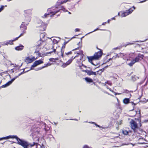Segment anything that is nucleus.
Wrapping results in <instances>:
<instances>
[{
	"instance_id": "f257e3e1",
	"label": "nucleus",
	"mask_w": 148,
	"mask_h": 148,
	"mask_svg": "<svg viewBox=\"0 0 148 148\" xmlns=\"http://www.w3.org/2000/svg\"><path fill=\"white\" fill-rule=\"evenodd\" d=\"M74 53L76 55L74 56H72L66 63L63 64L62 65L63 67H65L69 65L74 59H75L77 63L80 62L81 60H83V57L84 56V55L83 54V51H80L78 53L74 52Z\"/></svg>"
},
{
	"instance_id": "f03ea898",
	"label": "nucleus",
	"mask_w": 148,
	"mask_h": 148,
	"mask_svg": "<svg viewBox=\"0 0 148 148\" xmlns=\"http://www.w3.org/2000/svg\"><path fill=\"white\" fill-rule=\"evenodd\" d=\"M31 10H28L24 11V15L25 18L24 21L23 22L20 26L21 30L26 31L27 29V26L29 24V22L30 21V15L31 14Z\"/></svg>"
},
{
	"instance_id": "7ed1b4c3",
	"label": "nucleus",
	"mask_w": 148,
	"mask_h": 148,
	"mask_svg": "<svg viewBox=\"0 0 148 148\" xmlns=\"http://www.w3.org/2000/svg\"><path fill=\"white\" fill-rule=\"evenodd\" d=\"M17 140V143L21 146L24 148H31L32 147L35 146L34 148H37L38 146L40 145L38 143L34 142L33 144L29 143L28 142L24 140L23 139H16Z\"/></svg>"
},
{
	"instance_id": "20e7f679",
	"label": "nucleus",
	"mask_w": 148,
	"mask_h": 148,
	"mask_svg": "<svg viewBox=\"0 0 148 148\" xmlns=\"http://www.w3.org/2000/svg\"><path fill=\"white\" fill-rule=\"evenodd\" d=\"M137 120L139 122L138 125L134 120L132 119L130 122V127L135 133H137L138 130L140 129V128L142 125L140 119H138Z\"/></svg>"
},
{
	"instance_id": "39448f33",
	"label": "nucleus",
	"mask_w": 148,
	"mask_h": 148,
	"mask_svg": "<svg viewBox=\"0 0 148 148\" xmlns=\"http://www.w3.org/2000/svg\"><path fill=\"white\" fill-rule=\"evenodd\" d=\"M143 140V142H138L136 143H135L134 144L129 143H122L121 141H117L114 142V143H116V147H119L122 145H128L130 144L133 145H135L136 144H146V147H148V141H147L146 139H142Z\"/></svg>"
},
{
	"instance_id": "423d86ee",
	"label": "nucleus",
	"mask_w": 148,
	"mask_h": 148,
	"mask_svg": "<svg viewBox=\"0 0 148 148\" xmlns=\"http://www.w3.org/2000/svg\"><path fill=\"white\" fill-rule=\"evenodd\" d=\"M144 57V56L143 55L138 53L135 58L128 64V65L130 66H132L136 62H138L142 60L143 59Z\"/></svg>"
},
{
	"instance_id": "0eeeda50",
	"label": "nucleus",
	"mask_w": 148,
	"mask_h": 148,
	"mask_svg": "<svg viewBox=\"0 0 148 148\" xmlns=\"http://www.w3.org/2000/svg\"><path fill=\"white\" fill-rule=\"evenodd\" d=\"M62 7H58L55 6L48 9V11L51 14V16H53L56 13L59 12L60 10L62 9Z\"/></svg>"
},
{
	"instance_id": "6e6552de",
	"label": "nucleus",
	"mask_w": 148,
	"mask_h": 148,
	"mask_svg": "<svg viewBox=\"0 0 148 148\" xmlns=\"http://www.w3.org/2000/svg\"><path fill=\"white\" fill-rule=\"evenodd\" d=\"M135 9V7L133 6L132 8H130L125 12H121L122 13L121 15V16L122 17H124L129 15L132 13Z\"/></svg>"
},
{
	"instance_id": "1a4fd4ad",
	"label": "nucleus",
	"mask_w": 148,
	"mask_h": 148,
	"mask_svg": "<svg viewBox=\"0 0 148 148\" xmlns=\"http://www.w3.org/2000/svg\"><path fill=\"white\" fill-rule=\"evenodd\" d=\"M44 43V41L40 40L36 42L34 47L36 48V49L38 48V49H40L42 47H43Z\"/></svg>"
},
{
	"instance_id": "9d476101",
	"label": "nucleus",
	"mask_w": 148,
	"mask_h": 148,
	"mask_svg": "<svg viewBox=\"0 0 148 148\" xmlns=\"http://www.w3.org/2000/svg\"><path fill=\"white\" fill-rule=\"evenodd\" d=\"M122 53H120L119 54H116L115 56H113V57L111 58H108L107 57L105 58H104V62L105 63H106L107 62H108L110 60H115L117 58H119L120 57L119 55L120 56Z\"/></svg>"
},
{
	"instance_id": "9b49d317",
	"label": "nucleus",
	"mask_w": 148,
	"mask_h": 148,
	"mask_svg": "<svg viewBox=\"0 0 148 148\" xmlns=\"http://www.w3.org/2000/svg\"><path fill=\"white\" fill-rule=\"evenodd\" d=\"M132 113H134V115L131 116L132 117H134L136 115L139 118H140L141 116L140 110V109L138 108L137 110H132Z\"/></svg>"
},
{
	"instance_id": "f8f14e48",
	"label": "nucleus",
	"mask_w": 148,
	"mask_h": 148,
	"mask_svg": "<svg viewBox=\"0 0 148 148\" xmlns=\"http://www.w3.org/2000/svg\"><path fill=\"white\" fill-rule=\"evenodd\" d=\"M36 60L35 57L33 56L31 58L30 57H27L25 60V62L27 64L31 63Z\"/></svg>"
},
{
	"instance_id": "ddd939ff",
	"label": "nucleus",
	"mask_w": 148,
	"mask_h": 148,
	"mask_svg": "<svg viewBox=\"0 0 148 148\" xmlns=\"http://www.w3.org/2000/svg\"><path fill=\"white\" fill-rule=\"evenodd\" d=\"M103 53L102 50L101 49H100L99 51L95 53L94 56V57H95L96 60H97L101 57Z\"/></svg>"
},
{
	"instance_id": "4468645a",
	"label": "nucleus",
	"mask_w": 148,
	"mask_h": 148,
	"mask_svg": "<svg viewBox=\"0 0 148 148\" xmlns=\"http://www.w3.org/2000/svg\"><path fill=\"white\" fill-rule=\"evenodd\" d=\"M86 73H87L88 75H97L98 74V71H97L95 72L92 71L91 70H86L84 71Z\"/></svg>"
},
{
	"instance_id": "2eb2a0df",
	"label": "nucleus",
	"mask_w": 148,
	"mask_h": 148,
	"mask_svg": "<svg viewBox=\"0 0 148 148\" xmlns=\"http://www.w3.org/2000/svg\"><path fill=\"white\" fill-rule=\"evenodd\" d=\"M43 59L39 60H38L35 61L33 64L32 66L34 67L38 65L43 63Z\"/></svg>"
},
{
	"instance_id": "dca6fc26",
	"label": "nucleus",
	"mask_w": 148,
	"mask_h": 148,
	"mask_svg": "<svg viewBox=\"0 0 148 148\" xmlns=\"http://www.w3.org/2000/svg\"><path fill=\"white\" fill-rule=\"evenodd\" d=\"M122 133L126 135L131 136L132 134V132L131 131L129 130H127L125 129H123L122 130Z\"/></svg>"
},
{
	"instance_id": "f3484780",
	"label": "nucleus",
	"mask_w": 148,
	"mask_h": 148,
	"mask_svg": "<svg viewBox=\"0 0 148 148\" xmlns=\"http://www.w3.org/2000/svg\"><path fill=\"white\" fill-rule=\"evenodd\" d=\"M47 25H46L42 23L40 26H37V27L39 28V30L40 31H43L45 30L46 29Z\"/></svg>"
},
{
	"instance_id": "a211bd4d",
	"label": "nucleus",
	"mask_w": 148,
	"mask_h": 148,
	"mask_svg": "<svg viewBox=\"0 0 148 148\" xmlns=\"http://www.w3.org/2000/svg\"><path fill=\"white\" fill-rule=\"evenodd\" d=\"M9 138H15V139H20L16 135H10L6 137L0 138V139H9Z\"/></svg>"
},
{
	"instance_id": "6ab92c4d",
	"label": "nucleus",
	"mask_w": 148,
	"mask_h": 148,
	"mask_svg": "<svg viewBox=\"0 0 148 148\" xmlns=\"http://www.w3.org/2000/svg\"><path fill=\"white\" fill-rule=\"evenodd\" d=\"M13 44V40H11L2 42V46H4L5 45H8Z\"/></svg>"
},
{
	"instance_id": "aec40b11",
	"label": "nucleus",
	"mask_w": 148,
	"mask_h": 148,
	"mask_svg": "<svg viewBox=\"0 0 148 148\" xmlns=\"http://www.w3.org/2000/svg\"><path fill=\"white\" fill-rule=\"evenodd\" d=\"M40 50L38 49V48L36 49V51L34 52V53L37 55L36 57H35L36 60L41 56V53L39 52Z\"/></svg>"
},
{
	"instance_id": "412c9836",
	"label": "nucleus",
	"mask_w": 148,
	"mask_h": 148,
	"mask_svg": "<svg viewBox=\"0 0 148 148\" xmlns=\"http://www.w3.org/2000/svg\"><path fill=\"white\" fill-rule=\"evenodd\" d=\"M39 132L38 131H36L32 134V138H38V139H39Z\"/></svg>"
},
{
	"instance_id": "4be33fe9",
	"label": "nucleus",
	"mask_w": 148,
	"mask_h": 148,
	"mask_svg": "<svg viewBox=\"0 0 148 148\" xmlns=\"http://www.w3.org/2000/svg\"><path fill=\"white\" fill-rule=\"evenodd\" d=\"M142 49H146L148 48V42H145L141 45Z\"/></svg>"
},
{
	"instance_id": "5701e85b",
	"label": "nucleus",
	"mask_w": 148,
	"mask_h": 148,
	"mask_svg": "<svg viewBox=\"0 0 148 148\" xmlns=\"http://www.w3.org/2000/svg\"><path fill=\"white\" fill-rule=\"evenodd\" d=\"M87 58L88 59V61L90 62H92L93 60H96L94 55L92 56H87Z\"/></svg>"
},
{
	"instance_id": "b1692460",
	"label": "nucleus",
	"mask_w": 148,
	"mask_h": 148,
	"mask_svg": "<svg viewBox=\"0 0 148 148\" xmlns=\"http://www.w3.org/2000/svg\"><path fill=\"white\" fill-rule=\"evenodd\" d=\"M51 14V13L49 12V11H48V10H47V13H45L43 16H42V17L43 18H46L47 17H48V16Z\"/></svg>"
},
{
	"instance_id": "393cba45",
	"label": "nucleus",
	"mask_w": 148,
	"mask_h": 148,
	"mask_svg": "<svg viewBox=\"0 0 148 148\" xmlns=\"http://www.w3.org/2000/svg\"><path fill=\"white\" fill-rule=\"evenodd\" d=\"M130 99L129 98H125L123 100V103L125 104H127L130 103Z\"/></svg>"
},
{
	"instance_id": "a878e982",
	"label": "nucleus",
	"mask_w": 148,
	"mask_h": 148,
	"mask_svg": "<svg viewBox=\"0 0 148 148\" xmlns=\"http://www.w3.org/2000/svg\"><path fill=\"white\" fill-rule=\"evenodd\" d=\"M12 83H11V81H10L8 82H7L6 84L2 85L1 86V88H5L6 87H7L10 85Z\"/></svg>"
},
{
	"instance_id": "bb28decb",
	"label": "nucleus",
	"mask_w": 148,
	"mask_h": 148,
	"mask_svg": "<svg viewBox=\"0 0 148 148\" xmlns=\"http://www.w3.org/2000/svg\"><path fill=\"white\" fill-rule=\"evenodd\" d=\"M24 47L23 45H21L16 47L15 49L16 50L19 51L22 50Z\"/></svg>"
},
{
	"instance_id": "cd10ccee",
	"label": "nucleus",
	"mask_w": 148,
	"mask_h": 148,
	"mask_svg": "<svg viewBox=\"0 0 148 148\" xmlns=\"http://www.w3.org/2000/svg\"><path fill=\"white\" fill-rule=\"evenodd\" d=\"M85 79L86 81L87 82H88V83H91L93 82V81L92 79H91L88 77H86L85 78Z\"/></svg>"
},
{
	"instance_id": "c85d7f7f",
	"label": "nucleus",
	"mask_w": 148,
	"mask_h": 148,
	"mask_svg": "<svg viewBox=\"0 0 148 148\" xmlns=\"http://www.w3.org/2000/svg\"><path fill=\"white\" fill-rule=\"evenodd\" d=\"M45 34L44 33H42L40 35V40H42V39L45 38Z\"/></svg>"
},
{
	"instance_id": "c756f323",
	"label": "nucleus",
	"mask_w": 148,
	"mask_h": 148,
	"mask_svg": "<svg viewBox=\"0 0 148 148\" xmlns=\"http://www.w3.org/2000/svg\"><path fill=\"white\" fill-rule=\"evenodd\" d=\"M135 41H132L128 43L125 46V47H126L127 45H132L135 44ZM123 46H124V45Z\"/></svg>"
},
{
	"instance_id": "7c9ffc66",
	"label": "nucleus",
	"mask_w": 148,
	"mask_h": 148,
	"mask_svg": "<svg viewBox=\"0 0 148 148\" xmlns=\"http://www.w3.org/2000/svg\"><path fill=\"white\" fill-rule=\"evenodd\" d=\"M21 32H22V33L19 36V37H21V36H23L25 34L26 32V31H23L22 30H21Z\"/></svg>"
},
{
	"instance_id": "2f4dec72",
	"label": "nucleus",
	"mask_w": 148,
	"mask_h": 148,
	"mask_svg": "<svg viewBox=\"0 0 148 148\" xmlns=\"http://www.w3.org/2000/svg\"><path fill=\"white\" fill-rule=\"evenodd\" d=\"M51 65V64L49 63H47L46 64H44V66H42V67H43V68H44L45 67H47L48 66H50Z\"/></svg>"
},
{
	"instance_id": "473e14b6",
	"label": "nucleus",
	"mask_w": 148,
	"mask_h": 148,
	"mask_svg": "<svg viewBox=\"0 0 148 148\" xmlns=\"http://www.w3.org/2000/svg\"><path fill=\"white\" fill-rule=\"evenodd\" d=\"M72 54V51H70L67 53H65V54L66 56H69L71 55Z\"/></svg>"
},
{
	"instance_id": "72a5a7b5",
	"label": "nucleus",
	"mask_w": 148,
	"mask_h": 148,
	"mask_svg": "<svg viewBox=\"0 0 148 148\" xmlns=\"http://www.w3.org/2000/svg\"><path fill=\"white\" fill-rule=\"evenodd\" d=\"M123 47L122 46H119V47H116L115 48H114L113 49L114 50H116V49H120L121 48Z\"/></svg>"
},
{
	"instance_id": "f704fd0d",
	"label": "nucleus",
	"mask_w": 148,
	"mask_h": 148,
	"mask_svg": "<svg viewBox=\"0 0 148 148\" xmlns=\"http://www.w3.org/2000/svg\"><path fill=\"white\" fill-rule=\"evenodd\" d=\"M57 60V59H54L53 58H51L49 59V61H51V62H55V60Z\"/></svg>"
},
{
	"instance_id": "c9c22d12",
	"label": "nucleus",
	"mask_w": 148,
	"mask_h": 148,
	"mask_svg": "<svg viewBox=\"0 0 148 148\" xmlns=\"http://www.w3.org/2000/svg\"><path fill=\"white\" fill-rule=\"evenodd\" d=\"M2 75L0 73V84H1L2 80Z\"/></svg>"
},
{
	"instance_id": "e433bc0d",
	"label": "nucleus",
	"mask_w": 148,
	"mask_h": 148,
	"mask_svg": "<svg viewBox=\"0 0 148 148\" xmlns=\"http://www.w3.org/2000/svg\"><path fill=\"white\" fill-rule=\"evenodd\" d=\"M81 46H79L77 48H75L74 49L72 50V51H74V50H77V49H81Z\"/></svg>"
},
{
	"instance_id": "4c0bfd02",
	"label": "nucleus",
	"mask_w": 148,
	"mask_h": 148,
	"mask_svg": "<svg viewBox=\"0 0 148 148\" xmlns=\"http://www.w3.org/2000/svg\"><path fill=\"white\" fill-rule=\"evenodd\" d=\"M66 42L64 43V44L63 45L62 47V48L61 49V50H62V49H64V48L65 47V45H66Z\"/></svg>"
},
{
	"instance_id": "58836bf2",
	"label": "nucleus",
	"mask_w": 148,
	"mask_h": 148,
	"mask_svg": "<svg viewBox=\"0 0 148 148\" xmlns=\"http://www.w3.org/2000/svg\"><path fill=\"white\" fill-rule=\"evenodd\" d=\"M83 148H92L89 147L88 145H85L83 146Z\"/></svg>"
},
{
	"instance_id": "ea45409f",
	"label": "nucleus",
	"mask_w": 148,
	"mask_h": 148,
	"mask_svg": "<svg viewBox=\"0 0 148 148\" xmlns=\"http://www.w3.org/2000/svg\"><path fill=\"white\" fill-rule=\"evenodd\" d=\"M4 6L3 5H1V8H0V12H1L3 9Z\"/></svg>"
},
{
	"instance_id": "a19ab883",
	"label": "nucleus",
	"mask_w": 148,
	"mask_h": 148,
	"mask_svg": "<svg viewBox=\"0 0 148 148\" xmlns=\"http://www.w3.org/2000/svg\"><path fill=\"white\" fill-rule=\"evenodd\" d=\"M49 137H47L46 136V137L47 138H53V136L51 135H49Z\"/></svg>"
},
{
	"instance_id": "79ce46f5",
	"label": "nucleus",
	"mask_w": 148,
	"mask_h": 148,
	"mask_svg": "<svg viewBox=\"0 0 148 148\" xmlns=\"http://www.w3.org/2000/svg\"><path fill=\"white\" fill-rule=\"evenodd\" d=\"M56 49H54L53 51H50V52H49L48 53H51L53 52H56Z\"/></svg>"
},
{
	"instance_id": "37998d69",
	"label": "nucleus",
	"mask_w": 148,
	"mask_h": 148,
	"mask_svg": "<svg viewBox=\"0 0 148 148\" xmlns=\"http://www.w3.org/2000/svg\"><path fill=\"white\" fill-rule=\"evenodd\" d=\"M124 92L125 93H129V91L127 90H124Z\"/></svg>"
},
{
	"instance_id": "c03bdc74",
	"label": "nucleus",
	"mask_w": 148,
	"mask_h": 148,
	"mask_svg": "<svg viewBox=\"0 0 148 148\" xmlns=\"http://www.w3.org/2000/svg\"><path fill=\"white\" fill-rule=\"evenodd\" d=\"M20 38V37H19V36L16 38H15L13 40H13V42L15 41V40H18V38Z\"/></svg>"
},
{
	"instance_id": "a18cd8bd",
	"label": "nucleus",
	"mask_w": 148,
	"mask_h": 148,
	"mask_svg": "<svg viewBox=\"0 0 148 148\" xmlns=\"http://www.w3.org/2000/svg\"><path fill=\"white\" fill-rule=\"evenodd\" d=\"M43 69V67H42H42H39L38 68V69H37V70H40L42 69Z\"/></svg>"
},
{
	"instance_id": "49530a36",
	"label": "nucleus",
	"mask_w": 148,
	"mask_h": 148,
	"mask_svg": "<svg viewBox=\"0 0 148 148\" xmlns=\"http://www.w3.org/2000/svg\"><path fill=\"white\" fill-rule=\"evenodd\" d=\"M80 31V29L78 28H76L75 29V32H79Z\"/></svg>"
},
{
	"instance_id": "de8ad7c7",
	"label": "nucleus",
	"mask_w": 148,
	"mask_h": 148,
	"mask_svg": "<svg viewBox=\"0 0 148 148\" xmlns=\"http://www.w3.org/2000/svg\"><path fill=\"white\" fill-rule=\"evenodd\" d=\"M100 30V29L99 28H97V29H95L93 31H92V32H95V31H96L97 30Z\"/></svg>"
},
{
	"instance_id": "09e8293b",
	"label": "nucleus",
	"mask_w": 148,
	"mask_h": 148,
	"mask_svg": "<svg viewBox=\"0 0 148 148\" xmlns=\"http://www.w3.org/2000/svg\"><path fill=\"white\" fill-rule=\"evenodd\" d=\"M24 73V71H23L22 72H21L20 73L18 74V76H19L21 75L22 74H23Z\"/></svg>"
},
{
	"instance_id": "8fccbe9b",
	"label": "nucleus",
	"mask_w": 148,
	"mask_h": 148,
	"mask_svg": "<svg viewBox=\"0 0 148 148\" xmlns=\"http://www.w3.org/2000/svg\"><path fill=\"white\" fill-rule=\"evenodd\" d=\"M122 120H121L119 122V123H118V124H119V125H121V124L122 123Z\"/></svg>"
},
{
	"instance_id": "3c124183",
	"label": "nucleus",
	"mask_w": 148,
	"mask_h": 148,
	"mask_svg": "<svg viewBox=\"0 0 148 148\" xmlns=\"http://www.w3.org/2000/svg\"><path fill=\"white\" fill-rule=\"evenodd\" d=\"M15 79V78H13L10 81H11V83H12L14 81V80Z\"/></svg>"
},
{
	"instance_id": "603ef678",
	"label": "nucleus",
	"mask_w": 148,
	"mask_h": 148,
	"mask_svg": "<svg viewBox=\"0 0 148 148\" xmlns=\"http://www.w3.org/2000/svg\"><path fill=\"white\" fill-rule=\"evenodd\" d=\"M106 22H104V23H103L102 24V25H105L106 24Z\"/></svg>"
},
{
	"instance_id": "864d4df0",
	"label": "nucleus",
	"mask_w": 148,
	"mask_h": 148,
	"mask_svg": "<svg viewBox=\"0 0 148 148\" xmlns=\"http://www.w3.org/2000/svg\"><path fill=\"white\" fill-rule=\"evenodd\" d=\"M2 42H0V47H1L2 45Z\"/></svg>"
},
{
	"instance_id": "5fc2aeb1",
	"label": "nucleus",
	"mask_w": 148,
	"mask_h": 148,
	"mask_svg": "<svg viewBox=\"0 0 148 148\" xmlns=\"http://www.w3.org/2000/svg\"><path fill=\"white\" fill-rule=\"evenodd\" d=\"M42 146H44V145L43 144H42V145L41 146H40V148H43L42 147Z\"/></svg>"
},
{
	"instance_id": "6e6d98bb",
	"label": "nucleus",
	"mask_w": 148,
	"mask_h": 148,
	"mask_svg": "<svg viewBox=\"0 0 148 148\" xmlns=\"http://www.w3.org/2000/svg\"><path fill=\"white\" fill-rule=\"evenodd\" d=\"M111 19H110H110H109V20H108V21H107V22H108V23H109V22H110V21H111Z\"/></svg>"
},
{
	"instance_id": "4d7b16f0",
	"label": "nucleus",
	"mask_w": 148,
	"mask_h": 148,
	"mask_svg": "<svg viewBox=\"0 0 148 148\" xmlns=\"http://www.w3.org/2000/svg\"><path fill=\"white\" fill-rule=\"evenodd\" d=\"M63 55H64L63 52V53H62V55H62V57H63Z\"/></svg>"
},
{
	"instance_id": "13d9d810",
	"label": "nucleus",
	"mask_w": 148,
	"mask_h": 148,
	"mask_svg": "<svg viewBox=\"0 0 148 148\" xmlns=\"http://www.w3.org/2000/svg\"><path fill=\"white\" fill-rule=\"evenodd\" d=\"M114 19H115L114 18V17H113V18H111V20H114Z\"/></svg>"
},
{
	"instance_id": "bf43d9fd",
	"label": "nucleus",
	"mask_w": 148,
	"mask_h": 148,
	"mask_svg": "<svg viewBox=\"0 0 148 148\" xmlns=\"http://www.w3.org/2000/svg\"><path fill=\"white\" fill-rule=\"evenodd\" d=\"M131 114H132V115H131H131H134V113H132V112H131Z\"/></svg>"
},
{
	"instance_id": "052dcab7",
	"label": "nucleus",
	"mask_w": 148,
	"mask_h": 148,
	"mask_svg": "<svg viewBox=\"0 0 148 148\" xmlns=\"http://www.w3.org/2000/svg\"><path fill=\"white\" fill-rule=\"evenodd\" d=\"M95 125L96 126H97L98 127H99V125H97L96 124Z\"/></svg>"
},
{
	"instance_id": "680f3d73",
	"label": "nucleus",
	"mask_w": 148,
	"mask_h": 148,
	"mask_svg": "<svg viewBox=\"0 0 148 148\" xmlns=\"http://www.w3.org/2000/svg\"><path fill=\"white\" fill-rule=\"evenodd\" d=\"M139 139H143V137H140V138H139Z\"/></svg>"
},
{
	"instance_id": "e2e57ef3",
	"label": "nucleus",
	"mask_w": 148,
	"mask_h": 148,
	"mask_svg": "<svg viewBox=\"0 0 148 148\" xmlns=\"http://www.w3.org/2000/svg\"><path fill=\"white\" fill-rule=\"evenodd\" d=\"M7 0V1H8L9 2V1H12V0Z\"/></svg>"
},
{
	"instance_id": "0e129e2a",
	"label": "nucleus",
	"mask_w": 148,
	"mask_h": 148,
	"mask_svg": "<svg viewBox=\"0 0 148 148\" xmlns=\"http://www.w3.org/2000/svg\"><path fill=\"white\" fill-rule=\"evenodd\" d=\"M97 48L98 49V50H100V49H99L97 47Z\"/></svg>"
},
{
	"instance_id": "69168bd1",
	"label": "nucleus",
	"mask_w": 148,
	"mask_h": 148,
	"mask_svg": "<svg viewBox=\"0 0 148 148\" xmlns=\"http://www.w3.org/2000/svg\"><path fill=\"white\" fill-rule=\"evenodd\" d=\"M143 142V141H141V142H140V141H139V142Z\"/></svg>"
},
{
	"instance_id": "338daca9",
	"label": "nucleus",
	"mask_w": 148,
	"mask_h": 148,
	"mask_svg": "<svg viewBox=\"0 0 148 148\" xmlns=\"http://www.w3.org/2000/svg\"><path fill=\"white\" fill-rule=\"evenodd\" d=\"M71 120H76V119H71Z\"/></svg>"
},
{
	"instance_id": "774afa93",
	"label": "nucleus",
	"mask_w": 148,
	"mask_h": 148,
	"mask_svg": "<svg viewBox=\"0 0 148 148\" xmlns=\"http://www.w3.org/2000/svg\"><path fill=\"white\" fill-rule=\"evenodd\" d=\"M5 7H7V5H5Z\"/></svg>"
}]
</instances>
